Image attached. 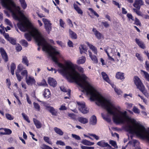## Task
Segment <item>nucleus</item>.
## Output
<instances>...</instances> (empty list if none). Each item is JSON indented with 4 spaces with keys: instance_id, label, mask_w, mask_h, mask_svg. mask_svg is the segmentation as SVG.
Segmentation results:
<instances>
[{
    "instance_id": "de8ad7c7",
    "label": "nucleus",
    "mask_w": 149,
    "mask_h": 149,
    "mask_svg": "<svg viewBox=\"0 0 149 149\" xmlns=\"http://www.w3.org/2000/svg\"><path fill=\"white\" fill-rule=\"evenodd\" d=\"M127 16L129 20H130V19H131L132 21L134 20L132 14L128 13Z\"/></svg>"
},
{
    "instance_id": "412c9836",
    "label": "nucleus",
    "mask_w": 149,
    "mask_h": 149,
    "mask_svg": "<svg viewBox=\"0 0 149 149\" xmlns=\"http://www.w3.org/2000/svg\"><path fill=\"white\" fill-rule=\"evenodd\" d=\"M86 58L84 56H82L79 58V60L77 61V63L78 64H81L84 63L86 61Z\"/></svg>"
},
{
    "instance_id": "13d9d810",
    "label": "nucleus",
    "mask_w": 149,
    "mask_h": 149,
    "mask_svg": "<svg viewBox=\"0 0 149 149\" xmlns=\"http://www.w3.org/2000/svg\"><path fill=\"white\" fill-rule=\"evenodd\" d=\"M6 84L8 86V88H10V86L11 85V83L10 80L8 79H7L6 80Z\"/></svg>"
},
{
    "instance_id": "ddd939ff",
    "label": "nucleus",
    "mask_w": 149,
    "mask_h": 149,
    "mask_svg": "<svg viewBox=\"0 0 149 149\" xmlns=\"http://www.w3.org/2000/svg\"><path fill=\"white\" fill-rule=\"evenodd\" d=\"M101 74L103 79L107 82L110 83V81L107 74L104 72H102Z\"/></svg>"
},
{
    "instance_id": "49530a36",
    "label": "nucleus",
    "mask_w": 149,
    "mask_h": 149,
    "mask_svg": "<svg viewBox=\"0 0 149 149\" xmlns=\"http://www.w3.org/2000/svg\"><path fill=\"white\" fill-rule=\"evenodd\" d=\"M72 136L73 138H74L75 139L77 140H80V137L76 134H72Z\"/></svg>"
},
{
    "instance_id": "e433bc0d",
    "label": "nucleus",
    "mask_w": 149,
    "mask_h": 149,
    "mask_svg": "<svg viewBox=\"0 0 149 149\" xmlns=\"http://www.w3.org/2000/svg\"><path fill=\"white\" fill-rule=\"evenodd\" d=\"M109 143L115 148H118L116 143L115 141L111 140L110 141Z\"/></svg>"
},
{
    "instance_id": "423d86ee",
    "label": "nucleus",
    "mask_w": 149,
    "mask_h": 149,
    "mask_svg": "<svg viewBox=\"0 0 149 149\" xmlns=\"http://www.w3.org/2000/svg\"><path fill=\"white\" fill-rule=\"evenodd\" d=\"M26 82L28 85H31L35 83V80L33 77L30 76H26Z\"/></svg>"
},
{
    "instance_id": "72a5a7b5",
    "label": "nucleus",
    "mask_w": 149,
    "mask_h": 149,
    "mask_svg": "<svg viewBox=\"0 0 149 149\" xmlns=\"http://www.w3.org/2000/svg\"><path fill=\"white\" fill-rule=\"evenodd\" d=\"M44 140L48 143L50 144H52V142L50 141L49 138L47 136H44Z\"/></svg>"
},
{
    "instance_id": "6e6d98bb",
    "label": "nucleus",
    "mask_w": 149,
    "mask_h": 149,
    "mask_svg": "<svg viewBox=\"0 0 149 149\" xmlns=\"http://www.w3.org/2000/svg\"><path fill=\"white\" fill-rule=\"evenodd\" d=\"M68 116L73 119H75V115L74 113H69Z\"/></svg>"
},
{
    "instance_id": "2f4dec72",
    "label": "nucleus",
    "mask_w": 149,
    "mask_h": 149,
    "mask_svg": "<svg viewBox=\"0 0 149 149\" xmlns=\"http://www.w3.org/2000/svg\"><path fill=\"white\" fill-rule=\"evenodd\" d=\"M24 68L22 65L21 64H19L17 66V69L16 72H20L21 71L24 69Z\"/></svg>"
},
{
    "instance_id": "c9c22d12",
    "label": "nucleus",
    "mask_w": 149,
    "mask_h": 149,
    "mask_svg": "<svg viewBox=\"0 0 149 149\" xmlns=\"http://www.w3.org/2000/svg\"><path fill=\"white\" fill-rule=\"evenodd\" d=\"M33 104L35 109L38 111H40V107L38 104L35 102H34Z\"/></svg>"
},
{
    "instance_id": "39448f33",
    "label": "nucleus",
    "mask_w": 149,
    "mask_h": 149,
    "mask_svg": "<svg viewBox=\"0 0 149 149\" xmlns=\"http://www.w3.org/2000/svg\"><path fill=\"white\" fill-rule=\"evenodd\" d=\"M0 52L3 59L6 62L8 61V58L7 55L4 49L2 48H0Z\"/></svg>"
},
{
    "instance_id": "5701e85b",
    "label": "nucleus",
    "mask_w": 149,
    "mask_h": 149,
    "mask_svg": "<svg viewBox=\"0 0 149 149\" xmlns=\"http://www.w3.org/2000/svg\"><path fill=\"white\" fill-rule=\"evenodd\" d=\"M82 143L85 145L88 146L93 145L94 144V143L91 142L86 140H83Z\"/></svg>"
},
{
    "instance_id": "4468645a",
    "label": "nucleus",
    "mask_w": 149,
    "mask_h": 149,
    "mask_svg": "<svg viewBox=\"0 0 149 149\" xmlns=\"http://www.w3.org/2000/svg\"><path fill=\"white\" fill-rule=\"evenodd\" d=\"M33 121L37 128H40L41 127L42 124L39 121L35 118L33 119Z\"/></svg>"
},
{
    "instance_id": "4be33fe9",
    "label": "nucleus",
    "mask_w": 149,
    "mask_h": 149,
    "mask_svg": "<svg viewBox=\"0 0 149 149\" xmlns=\"http://www.w3.org/2000/svg\"><path fill=\"white\" fill-rule=\"evenodd\" d=\"M73 7L74 9L77 11L78 13L79 14H82L83 12L82 10L78 6L74 3L73 4Z\"/></svg>"
},
{
    "instance_id": "7c9ffc66",
    "label": "nucleus",
    "mask_w": 149,
    "mask_h": 149,
    "mask_svg": "<svg viewBox=\"0 0 149 149\" xmlns=\"http://www.w3.org/2000/svg\"><path fill=\"white\" fill-rule=\"evenodd\" d=\"M143 73V76L146 80L149 81V74L143 70L141 71Z\"/></svg>"
},
{
    "instance_id": "6e6552de",
    "label": "nucleus",
    "mask_w": 149,
    "mask_h": 149,
    "mask_svg": "<svg viewBox=\"0 0 149 149\" xmlns=\"http://www.w3.org/2000/svg\"><path fill=\"white\" fill-rule=\"evenodd\" d=\"M46 109L49 111L53 115L57 116V111L52 107L49 106L47 107Z\"/></svg>"
},
{
    "instance_id": "052dcab7",
    "label": "nucleus",
    "mask_w": 149,
    "mask_h": 149,
    "mask_svg": "<svg viewBox=\"0 0 149 149\" xmlns=\"http://www.w3.org/2000/svg\"><path fill=\"white\" fill-rule=\"evenodd\" d=\"M3 35L5 38L6 39L8 40L11 38L9 37V35L7 33H4L3 34Z\"/></svg>"
},
{
    "instance_id": "9b49d317",
    "label": "nucleus",
    "mask_w": 149,
    "mask_h": 149,
    "mask_svg": "<svg viewBox=\"0 0 149 149\" xmlns=\"http://www.w3.org/2000/svg\"><path fill=\"white\" fill-rule=\"evenodd\" d=\"M48 83L49 84L53 87L55 86L57 84L56 81L54 79L51 78L48 79Z\"/></svg>"
},
{
    "instance_id": "393cba45",
    "label": "nucleus",
    "mask_w": 149,
    "mask_h": 149,
    "mask_svg": "<svg viewBox=\"0 0 149 149\" xmlns=\"http://www.w3.org/2000/svg\"><path fill=\"white\" fill-rule=\"evenodd\" d=\"M79 49L80 53L81 54L85 52V51L86 50L85 46L82 45H80L79 47Z\"/></svg>"
},
{
    "instance_id": "6ab92c4d",
    "label": "nucleus",
    "mask_w": 149,
    "mask_h": 149,
    "mask_svg": "<svg viewBox=\"0 0 149 149\" xmlns=\"http://www.w3.org/2000/svg\"><path fill=\"white\" fill-rule=\"evenodd\" d=\"M55 132L58 135L62 136L63 134V132L60 129L57 127H55L54 128Z\"/></svg>"
},
{
    "instance_id": "f03ea898",
    "label": "nucleus",
    "mask_w": 149,
    "mask_h": 149,
    "mask_svg": "<svg viewBox=\"0 0 149 149\" xmlns=\"http://www.w3.org/2000/svg\"><path fill=\"white\" fill-rule=\"evenodd\" d=\"M78 108L80 111L82 113L85 114L88 113V110L86 107L84 102H77Z\"/></svg>"
},
{
    "instance_id": "603ef678",
    "label": "nucleus",
    "mask_w": 149,
    "mask_h": 149,
    "mask_svg": "<svg viewBox=\"0 0 149 149\" xmlns=\"http://www.w3.org/2000/svg\"><path fill=\"white\" fill-rule=\"evenodd\" d=\"M27 70H23L21 73V74L22 75L24 76L25 75L26 76V77L28 76H27Z\"/></svg>"
},
{
    "instance_id": "bb28decb",
    "label": "nucleus",
    "mask_w": 149,
    "mask_h": 149,
    "mask_svg": "<svg viewBox=\"0 0 149 149\" xmlns=\"http://www.w3.org/2000/svg\"><path fill=\"white\" fill-rule=\"evenodd\" d=\"M22 62L26 65L27 66L29 65V61L26 57L25 56H23Z\"/></svg>"
},
{
    "instance_id": "f8f14e48",
    "label": "nucleus",
    "mask_w": 149,
    "mask_h": 149,
    "mask_svg": "<svg viewBox=\"0 0 149 149\" xmlns=\"http://www.w3.org/2000/svg\"><path fill=\"white\" fill-rule=\"evenodd\" d=\"M78 121L81 123L85 124L88 122V119L83 117H79L78 118Z\"/></svg>"
},
{
    "instance_id": "7ed1b4c3",
    "label": "nucleus",
    "mask_w": 149,
    "mask_h": 149,
    "mask_svg": "<svg viewBox=\"0 0 149 149\" xmlns=\"http://www.w3.org/2000/svg\"><path fill=\"white\" fill-rule=\"evenodd\" d=\"M42 21L44 22L45 25V28L46 31L49 33L52 30V24L50 23V21L48 19L43 18Z\"/></svg>"
},
{
    "instance_id": "a878e982",
    "label": "nucleus",
    "mask_w": 149,
    "mask_h": 149,
    "mask_svg": "<svg viewBox=\"0 0 149 149\" xmlns=\"http://www.w3.org/2000/svg\"><path fill=\"white\" fill-rule=\"evenodd\" d=\"M50 92L48 89H46L44 93V95L45 97H49L50 95Z\"/></svg>"
},
{
    "instance_id": "dca6fc26",
    "label": "nucleus",
    "mask_w": 149,
    "mask_h": 149,
    "mask_svg": "<svg viewBox=\"0 0 149 149\" xmlns=\"http://www.w3.org/2000/svg\"><path fill=\"white\" fill-rule=\"evenodd\" d=\"M89 56L92 60L95 63H97V57L95 56H92V53L90 51H88Z\"/></svg>"
},
{
    "instance_id": "1a4fd4ad",
    "label": "nucleus",
    "mask_w": 149,
    "mask_h": 149,
    "mask_svg": "<svg viewBox=\"0 0 149 149\" xmlns=\"http://www.w3.org/2000/svg\"><path fill=\"white\" fill-rule=\"evenodd\" d=\"M92 31L94 32L96 37L99 40L100 39L102 38H103V36L99 31H97L95 28H93Z\"/></svg>"
},
{
    "instance_id": "bf43d9fd",
    "label": "nucleus",
    "mask_w": 149,
    "mask_h": 149,
    "mask_svg": "<svg viewBox=\"0 0 149 149\" xmlns=\"http://www.w3.org/2000/svg\"><path fill=\"white\" fill-rule=\"evenodd\" d=\"M90 135L91 136H93L97 140L99 139V137L97 136L95 134H90Z\"/></svg>"
},
{
    "instance_id": "58836bf2",
    "label": "nucleus",
    "mask_w": 149,
    "mask_h": 149,
    "mask_svg": "<svg viewBox=\"0 0 149 149\" xmlns=\"http://www.w3.org/2000/svg\"><path fill=\"white\" fill-rule=\"evenodd\" d=\"M59 109L60 110H66L67 109V108L65 107V104H64L61 106L60 107Z\"/></svg>"
},
{
    "instance_id": "ea45409f",
    "label": "nucleus",
    "mask_w": 149,
    "mask_h": 149,
    "mask_svg": "<svg viewBox=\"0 0 149 149\" xmlns=\"http://www.w3.org/2000/svg\"><path fill=\"white\" fill-rule=\"evenodd\" d=\"M133 111L136 113L139 114L140 112L139 109L135 107H134L133 109Z\"/></svg>"
},
{
    "instance_id": "b1692460",
    "label": "nucleus",
    "mask_w": 149,
    "mask_h": 149,
    "mask_svg": "<svg viewBox=\"0 0 149 149\" xmlns=\"http://www.w3.org/2000/svg\"><path fill=\"white\" fill-rule=\"evenodd\" d=\"M69 33L70 37L72 39H76L77 36V34L70 30H69Z\"/></svg>"
},
{
    "instance_id": "c756f323",
    "label": "nucleus",
    "mask_w": 149,
    "mask_h": 149,
    "mask_svg": "<svg viewBox=\"0 0 149 149\" xmlns=\"http://www.w3.org/2000/svg\"><path fill=\"white\" fill-rule=\"evenodd\" d=\"M19 1L20 2L22 7L24 9L26 8L27 6V5L25 1V0H19Z\"/></svg>"
},
{
    "instance_id": "5fc2aeb1",
    "label": "nucleus",
    "mask_w": 149,
    "mask_h": 149,
    "mask_svg": "<svg viewBox=\"0 0 149 149\" xmlns=\"http://www.w3.org/2000/svg\"><path fill=\"white\" fill-rule=\"evenodd\" d=\"M115 91L118 95H120L122 93V92L118 88H115Z\"/></svg>"
},
{
    "instance_id": "864d4df0",
    "label": "nucleus",
    "mask_w": 149,
    "mask_h": 149,
    "mask_svg": "<svg viewBox=\"0 0 149 149\" xmlns=\"http://www.w3.org/2000/svg\"><path fill=\"white\" fill-rule=\"evenodd\" d=\"M56 144L57 145H60L61 146H65V143L61 141H57L56 142Z\"/></svg>"
},
{
    "instance_id": "338daca9",
    "label": "nucleus",
    "mask_w": 149,
    "mask_h": 149,
    "mask_svg": "<svg viewBox=\"0 0 149 149\" xmlns=\"http://www.w3.org/2000/svg\"><path fill=\"white\" fill-rule=\"evenodd\" d=\"M68 45L69 47H73V43L72 41L69 40L68 43Z\"/></svg>"
},
{
    "instance_id": "a211bd4d",
    "label": "nucleus",
    "mask_w": 149,
    "mask_h": 149,
    "mask_svg": "<svg viewBox=\"0 0 149 149\" xmlns=\"http://www.w3.org/2000/svg\"><path fill=\"white\" fill-rule=\"evenodd\" d=\"M97 122V119L95 116H93L90 119V123L92 125H95Z\"/></svg>"
},
{
    "instance_id": "c85d7f7f",
    "label": "nucleus",
    "mask_w": 149,
    "mask_h": 149,
    "mask_svg": "<svg viewBox=\"0 0 149 149\" xmlns=\"http://www.w3.org/2000/svg\"><path fill=\"white\" fill-rule=\"evenodd\" d=\"M4 132H1L0 134H10L12 132L9 129H4Z\"/></svg>"
},
{
    "instance_id": "0e129e2a",
    "label": "nucleus",
    "mask_w": 149,
    "mask_h": 149,
    "mask_svg": "<svg viewBox=\"0 0 149 149\" xmlns=\"http://www.w3.org/2000/svg\"><path fill=\"white\" fill-rule=\"evenodd\" d=\"M136 56L138 58L139 60L140 61H142V58L141 57L140 54L138 53H136Z\"/></svg>"
},
{
    "instance_id": "79ce46f5",
    "label": "nucleus",
    "mask_w": 149,
    "mask_h": 149,
    "mask_svg": "<svg viewBox=\"0 0 149 149\" xmlns=\"http://www.w3.org/2000/svg\"><path fill=\"white\" fill-rule=\"evenodd\" d=\"M6 116L8 119L10 120H13L14 118L10 114L8 113H6Z\"/></svg>"
},
{
    "instance_id": "4d7b16f0",
    "label": "nucleus",
    "mask_w": 149,
    "mask_h": 149,
    "mask_svg": "<svg viewBox=\"0 0 149 149\" xmlns=\"http://www.w3.org/2000/svg\"><path fill=\"white\" fill-rule=\"evenodd\" d=\"M146 68L148 71L149 72V63L146 61L145 63Z\"/></svg>"
},
{
    "instance_id": "e2e57ef3",
    "label": "nucleus",
    "mask_w": 149,
    "mask_h": 149,
    "mask_svg": "<svg viewBox=\"0 0 149 149\" xmlns=\"http://www.w3.org/2000/svg\"><path fill=\"white\" fill-rule=\"evenodd\" d=\"M67 22L70 26L72 27H73V24L72 23V22L70 19H68Z\"/></svg>"
},
{
    "instance_id": "8fccbe9b",
    "label": "nucleus",
    "mask_w": 149,
    "mask_h": 149,
    "mask_svg": "<svg viewBox=\"0 0 149 149\" xmlns=\"http://www.w3.org/2000/svg\"><path fill=\"white\" fill-rule=\"evenodd\" d=\"M82 149H94V147H87L84 146H81Z\"/></svg>"
},
{
    "instance_id": "4c0bfd02",
    "label": "nucleus",
    "mask_w": 149,
    "mask_h": 149,
    "mask_svg": "<svg viewBox=\"0 0 149 149\" xmlns=\"http://www.w3.org/2000/svg\"><path fill=\"white\" fill-rule=\"evenodd\" d=\"M8 41L13 45H15L16 44V40L13 38L11 37Z\"/></svg>"
},
{
    "instance_id": "aec40b11",
    "label": "nucleus",
    "mask_w": 149,
    "mask_h": 149,
    "mask_svg": "<svg viewBox=\"0 0 149 149\" xmlns=\"http://www.w3.org/2000/svg\"><path fill=\"white\" fill-rule=\"evenodd\" d=\"M116 77L117 79H124L123 73L119 72H118L116 75Z\"/></svg>"
},
{
    "instance_id": "cd10ccee",
    "label": "nucleus",
    "mask_w": 149,
    "mask_h": 149,
    "mask_svg": "<svg viewBox=\"0 0 149 149\" xmlns=\"http://www.w3.org/2000/svg\"><path fill=\"white\" fill-rule=\"evenodd\" d=\"M16 68V66L15 64L13 63L10 65V71L12 74L13 75L14 74V72L15 69Z\"/></svg>"
},
{
    "instance_id": "f257e3e1",
    "label": "nucleus",
    "mask_w": 149,
    "mask_h": 149,
    "mask_svg": "<svg viewBox=\"0 0 149 149\" xmlns=\"http://www.w3.org/2000/svg\"><path fill=\"white\" fill-rule=\"evenodd\" d=\"M134 82L137 88L144 95H146V91L145 89L144 86L141 82L140 79L137 77H134Z\"/></svg>"
},
{
    "instance_id": "09e8293b",
    "label": "nucleus",
    "mask_w": 149,
    "mask_h": 149,
    "mask_svg": "<svg viewBox=\"0 0 149 149\" xmlns=\"http://www.w3.org/2000/svg\"><path fill=\"white\" fill-rule=\"evenodd\" d=\"M102 24L104 27L106 28H107L109 26V24L107 22H102Z\"/></svg>"
},
{
    "instance_id": "9d476101",
    "label": "nucleus",
    "mask_w": 149,
    "mask_h": 149,
    "mask_svg": "<svg viewBox=\"0 0 149 149\" xmlns=\"http://www.w3.org/2000/svg\"><path fill=\"white\" fill-rule=\"evenodd\" d=\"M135 41L136 43L140 48L143 49H144L145 48V45L139 39L137 38L135 39Z\"/></svg>"
},
{
    "instance_id": "69168bd1",
    "label": "nucleus",
    "mask_w": 149,
    "mask_h": 149,
    "mask_svg": "<svg viewBox=\"0 0 149 149\" xmlns=\"http://www.w3.org/2000/svg\"><path fill=\"white\" fill-rule=\"evenodd\" d=\"M16 49L17 51H20L22 49V47L21 46L19 45L16 47Z\"/></svg>"
},
{
    "instance_id": "2eb2a0df",
    "label": "nucleus",
    "mask_w": 149,
    "mask_h": 149,
    "mask_svg": "<svg viewBox=\"0 0 149 149\" xmlns=\"http://www.w3.org/2000/svg\"><path fill=\"white\" fill-rule=\"evenodd\" d=\"M87 44L89 47L94 52V54H97V51L96 47L90 44L88 42H87Z\"/></svg>"
},
{
    "instance_id": "a18cd8bd",
    "label": "nucleus",
    "mask_w": 149,
    "mask_h": 149,
    "mask_svg": "<svg viewBox=\"0 0 149 149\" xmlns=\"http://www.w3.org/2000/svg\"><path fill=\"white\" fill-rule=\"evenodd\" d=\"M105 51L107 53V56L108 57L109 59L110 60H111L113 61H114V59L109 55V53L108 52L107 49H106L105 50Z\"/></svg>"
},
{
    "instance_id": "a19ab883",
    "label": "nucleus",
    "mask_w": 149,
    "mask_h": 149,
    "mask_svg": "<svg viewBox=\"0 0 149 149\" xmlns=\"http://www.w3.org/2000/svg\"><path fill=\"white\" fill-rule=\"evenodd\" d=\"M134 24L137 25H139L140 26H141V23L140 22L139 20L136 18H135Z\"/></svg>"
},
{
    "instance_id": "c03bdc74",
    "label": "nucleus",
    "mask_w": 149,
    "mask_h": 149,
    "mask_svg": "<svg viewBox=\"0 0 149 149\" xmlns=\"http://www.w3.org/2000/svg\"><path fill=\"white\" fill-rule=\"evenodd\" d=\"M88 10H90L92 13H93L97 17H99V15L96 13V12L93 9L91 8H89Z\"/></svg>"
},
{
    "instance_id": "774afa93",
    "label": "nucleus",
    "mask_w": 149,
    "mask_h": 149,
    "mask_svg": "<svg viewBox=\"0 0 149 149\" xmlns=\"http://www.w3.org/2000/svg\"><path fill=\"white\" fill-rule=\"evenodd\" d=\"M43 149H52V148L47 146L44 145L43 146Z\"/></svg>"
},
{
    "instance_id": "37998d69",
    "label": "nucleus",
    "mask_w": 149,
    "mask_h": 149,
    "mask_svg": "<svg viewBox=\"0 0 149 149\" xmlns=\"http://www.w3.org/2000/svg\"><path fill=\"white\" fill-rule=\"evenodd\" d=\"M22 115L24 119L25 120H26L28 123L30 122V121L29 120V118L28 117L25 113H22Z\"/></svg>"
},
{
    "instance_id": "0eeeda50",
    "label": "nucleus",
    "mask_w": 149,
    "mask_h": 149,
    "mask_svg": "<svg viewBox=\"0 0 149 149\" xmlns=\"http://www.w3.org/2000/svg\"><path fill=\"white\" fill-rule=\"evenodd\" d=\"M132 145H133L135 147V149H141L139 146V142L136 140H133L129 142V143Z\"/></svg>"
},
{
    "instance_id": "f704fd0d",
    "label": "nucleus",
    "mask_w": 149,
    "mask_h": 149,
    "mask_svg": "<svg viewBox=\"0 0 149 149\" xmlns=\"http://www.w3.org/2000/svg\"><path fill=\"white\" fill-rule=\"evenodd\" d=\"M21 43L25 47H27L28 45V43L27 42L24 40H22L21 41Z\"/></svg>"
},
{
    "instance_id": "473e14b6",
    "label": "nucleus",
    "mask_w": 149,
    "mask_h": 149,
    "mask_svg": "<svg viewBox=\"0 0 149 149\" xmlns=\"http://www.w3.org/2000/svg\"><path fill=\"white\" fill-rule=\"evenodd\" d=\"M19 72H16V75L18 80L19 81H21L22 79L23 78V77H21L19 74Z\"/></svg>"
},
{
    "instance_id": "f3484780",
    "label": "nucleus",
    "mask_w": 149,
    "mask_h": 149,
    "mask_svg": "<svg viewBox=\"0 0 149 149\" xmlns=\"http://www.w3.org/2000/svg\"><path fill=\"white\" fill-rule=\"evenodd\" d=\"M97 144L102 147H107L109 145V144L104 142L103 141H101L97 143Z\"/></svg>"
},
{
    "instance_id": "3c124183",
    "label": "nucleus",
    "mask_w": 149,
    "mask_h": 149,
    "mask_svg": "<svg viewBox=\"0 0 149 149\" xmlns=\"http://www.w3.org/2000/svg\"><path fill=\"white\" fill-rule=\"evenodd\" d=\"M5 23L7 24V25L10 26H11L12 25V24L11 22L9 21V19H5Z\"/></svg>"
},
{
    "instance_id": "20e7f679",
    "label": "nucleus",
    "mask_w": 149,
    "mask_h": 149,
    "mask_svg": "<svg viewBox=\"0 0 149 149\" xmlns=\"http://www.w3.org/2000/svg\"><path fill=\"white\" fill-rule=\"evenodd\" d=\"M143 5V2L142 0H135L133 5L134 7L139 10L141 6Z\"/></svg>"
},
{
    "instance_id": "680f3d73",
    "label": "nucleus",
    "mask_w": 149,
    "mask_h": 149,
    "mask_svg": "<svg viewBox=\"0 0 149 149\" xmlns=\"http://www.w3.org/2000/svg\"><path fill=\"white\" fill-rule=\"evenodd\" d=\"M65 24L64 22L61 19H60V26L62 27H64V25Z\"/></svg>"
}]
</instances>
